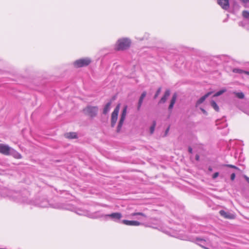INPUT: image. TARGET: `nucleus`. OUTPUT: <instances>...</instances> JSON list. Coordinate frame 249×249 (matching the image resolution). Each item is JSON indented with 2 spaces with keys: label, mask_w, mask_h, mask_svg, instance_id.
<instances>
[{
  "label": "nucleus",
  "mask_w": 249,
  "mask_h": 249,
  "mask_svg": "<svg viewBox=\"0 0 249 249\" xmlns=\"http://www.w3.org/2000/svg\"><path fill=\"white\" fill-rule=\"evenodd\" d=\"M196 160H198V159H199V156H198V155L196 156Z\"/></svg>",
  "instance_id": "obj_39"
},
{
  "label": "nucleus",
  "mask_w": 249,
  "mask_h": 249,
  "mask_svg": "<svg viewBox=\"0 0 249 249\" xmlns=\"http://www.w3.org/2000/svg\"><path fill=\"white\" fill-rule=\"evenodd\" d=\"M126 113H127V107L125 106L124 107V108L123 109V111L122 112L121 115V118H120V119L119 120V124H118V126H117V131L118 132H120V131L121 129V128H122V127L123 126V124H124V120L125 119V117H126Z\"/></svg>",
  "instance_id": "obj_8"
},
{
  "label": "nucleus",
  "mask_w": 249,
  "mask_h": 249,
  "mask_svg": "<svg viewBox=\"0 0 249 249\" xmlns=\"http://www.w3.org/2000/svg\"><path fill=\"white\" fill-rule=\"evenodd\" d=\"M209 170L210 171H212V167H210L209 168Z\"/></svg>",
  "instance_id": "obj_40"
},
{
  "label": "nucleus",
  "mask_w": 249,
  "mask_h": 249,
  "mask_svg": "<svg viewBox=\"0 0 249 249\" xmlns=\"http://www.w3.org/2000/svg\"><path fill=\"white\" fill-rule=\"evenodd\" d=\"M121 222L125 225L131 226H138L141 225V223L137 221L123 220Z\"/></svg>",
  "instance_id": "obj_10"
},
{
  "label": "nucleus",
  "mask_w": 249,
  "mask_h": 249,
  "mask_svg": "<svg viewBox=\"0 0 249 249\" xmlns=\"http://www.w3.org/2000/svg\"><path fill=\"white\" fill-rule=\"evenodd\" d=\"M245 178L246 179V180L248 181V183H249V178L247 176H245Z\"/></svg>",
  "instance_id": "obj_37"
},
{
  "label": "nucleus",
  "mask_w": 249,
  "mask_h": 249,
  "mask_svg": "<svg viewBox=\"0 0 249 249\" xmlns=\"http://www.w3.org/2000/svg\"><path fill=\"white\" fill-rule=\"evenodd\" d=\"M212 92H209L201 97L200 99H199L196 103V107H197L199 105L202 104L206 100V99L212 94Z\"/></svg>",
  "instance_id": "obj_13"
},
{
  "label": "nucleus",
  "mask_w": 249,
  "mask_h": 249,
  "mask_svg": "<svg viewBox=\"0 0 249 249\" xmlns=\"http://www.w3.org/2000/svg\"><path fill=\"white\" fill-rule=\"evenodd\" d=\"M211 105L212 107L217 112H218L219 111V108L218 106L217 105L216 102L213 100L211 101Z\"/></svg>",
  "instance_id": "obj_23"
},
{
  "label": "nucleus",
  "mask_w": 249,
  "mask_h": 249,
  "mask_svg": "<svg viewBox=\"0 0 249 249\" xmlns=\"http://www.w3.org/2000/svg\"><path fill=\"white\" fill-rule=\"evenodd\" d=\"M91 62V60L89 58H83L76 60L73 64L76 68H80L89 65Z\"/></svg>",
  "instance_id": "obj_4"
},
{
  "label": "nucleus",
  "mask_w": 249,
  "mask_h": 249,
  "mask_svg": "<svg viewBox=\"0 0 249 249\" xmlns=\"http://www.w3.org/2000/svg\"><path fill=\"white\" fill-rule=\"evenodd\" d=\"M239 26H242V27H244L245 25L244 24V21H241L239 23Z\"/></svg>",
  "instance_id": "obj_35"
},
{
  "label": "nucleus",
  "mask_w": 249,
  "mask_h": 249,
  "mask_svg": "<svg viewBox=\"0 0 249 249\" xmlns=\"http://www.w3.org/2000/svg\"><path fill=\"white\" fill-rule=\"evenodd\" d=\"M170 90H166L164 93L163 96L161 98L160 101H159V104L164 103L166 102L167 98L170 95Z\"/></svg>",
  "instance_id": "obj_17"
},
{
  "label": "nucleus",
  "mask_w": 249,
  "mask_h": 249,
  "mask_svg": "<svg viewBox=\"0 0 249 249\" xmlns=\"http://www.w3.org/2000/svg\"><path fill=\"white\" fill-rule=\"evenodd\" d=\"M111 104V103L110 102H108L105 106L103 109V113L104 114H107L109 111L110 109Z\"/></svg>",
  "instance_id": "obj_21"
},
{
  "label": "nucleus",
  "mask_w": 249,
  "mask_h": 249,
  "mask_svg": "<svg viewBox=\"0 0 249 249\" xmlns=\"http://www.w3.org/2000/svg\"><path fill=\"white\" fill-rule=\"evenodd\" d=\"M136 215H141V216H143L144 217H146V215L144 213H133L130 214V216H134Z\"/></svg>",
  "instance_id": "obj_26"
},
{
  "label": "nucleus",
  "mask_w": 249,
  "mask_h": 249,
  "mask_svg": "<svg viewBox=\"0 0 249 249\" xmlns=\"http://www.w3.org/2000/svg\"><path fill=\"white\" fill-rule=\"evenodd\" d=\"M65 137L68 139H75L77 138V134L75 132H69L65 134Z\"/></svg>",
  "instance_id": "obj_20"
},
{
  "label": "nucleus",
  "mask_w": 249,
  "mask_h": 249,
  "mask_svg": "<svg viewBox=\"0 0 249 249\" xmlns=\"http://www.w3.org/2000/svg\"><path fill=\"white\" fill-rule=\"evenodd\" d=\"M120 110V105H118L111 114V126L113 127L118 120V115Z\"/></svg>",
  "instance_id": "obj_7"
},
{
  "label": "nucleus",
  "mask_w": 249,
  "mask_h": 249,
  "mask_svg": "<svg viewBox=\"0 0 249 249\" xmlns=\"http://www.w3.org/2000/svg\"><path fill=\"white\" fill-rule=\"evenodd\" d=\"M6 194H3L4 197L8 196L15 201L19 202H26V199L21 197L20 193L17 192L5 189L4 190Z\"/></svg>",
  "instance_id": "obj_1"
},
{
  "label": "nucleus",
  "mask_w": 249,
  "mask_h": 249,
  "mask_svg": "<svg viewBox=\"0 0 249 249\" xmlns=\"http://www.w3.org/2000/svg\"><path fill=\"white\" fill-rule=\"evenodd\" d=\"M233 94H234L236 97H237L239 99H243L245 97V95L243 92H236V91H233L232 92Z\"/></svg>",
  "instance_id": "obj_22"
},
{
  "label": "nucleus",
  "mask_w": 249,
  "mask_h": 249,
  "mask_svg": "<svg viewBox=\"0 0 249 249\" xmlns=\"http://www.w3.org/2000/svg\"><path fill=\"white\" fill-rule=\"evenodd\" d=\"M131 41L127 38H123L118 40L116 49L117 50H124L128 48L130 45Z\"/></svg>",
  "instance_id": "obj_2"
},
{
  "label": "nucleus",
  "mask_w": 249,
  "mask_h": 249,
  "mask_svg": "<svg viewBox=\"0 0 249 249\" xmlns=\"http://www.w3.org/2000/svg\"><path fill=\"white\" fill-rule=\"evenodd\" d=\"M146 91H143L142 94H141L140 97V99H139V102H138V110H140L141 107V106L142 105V103L143 102V99L145 98V97L146 96Z\"/></svg>",
  "instance_id": "obj_16"
},
{
  "label": "nucleus",
  "mask_w": 249,
  "mask_h": 249,
  "mask_svg": "<svg viewBox=\"0 0 249 249\" xmlns=\"http://www.w3.org/2000/svg\"><path fill=\"white\" fill-rule=\"evenodd\" d=\"M232 71L233 72L238 73H245V71H243L239 69H234Z\"/></svg>",
  "instance_id": "obj_27"
},
{
  "label": "nucleus",
  "mask_w": 249,
  "mask_h": 249,
  "mask_svg": "<svg viewBox=\"0 0 249 249\" xmlns=\"http://www.w3.org/2000/svg\"><path fill=\"white\" fill-rule=\"evenodd\" d=\"M245 73L249 75V71H245Z\"/></svg>",
  "instance_id": "obj_38"
},
{
  "label": "nucleus",
  "mask_w": 249,
  "mask_h": 249,
  "mask_svg": "<svg viewBox=\"0 0 249 249\" xmlns=\"http://www.w3.org/2000/svg\"><path fill=\"white\" fill-rule=\"evenodd\" d=\"M218 4L224 10L229 8V0H217Z\"/></svg>",
  "instance_id": "obj_11"
},
{
  "label": "nucleus",
  "mask_w": 249,
  "mask_h": 249,
  "mask_svg": "<svg viewBox=\"0 0 249 249\" xmlns=\"http://www.w3.org/2000/svg\"><path fill=\"white\" fill-rule=\"evenodd\" d=\"M200 110L202 111V112L204 114H205V115H207V111H206L204 108H200Z\"/></svg>",
  "instance_id": "obj_33"
},
{
  "label": "nucleus",
  "mask_w": 249,
  "mask_h": 249,
  "mask_svg": "<svg viewBox=\"0 0 249 249\" xmlns=\"http://www.w3.org/2000/svg\"><path fill=\"white\" fill-rule=\"evenodd\" d=\"M156 125V123L155 121H154L153 123V124L152 125V126H151V127L150 128V131L151 134H152L154 132Z\"/></svg>",
  "instance_id": "obj_28"
},
{
  "label": "nucleus",
  "mask_w": 249,
  "mask_h": 249,
  "mask_svg": "<svg viewBox=\"0 0 249 249\" xmlns=\"http://www.w3.org/2000/svg\"><path fill=\"white\" fill-rule=\"evenodd\" d=\"M10 155H12L13 157L17 159H20L22 158L21 154L12 148L10 151Z\"/></svg>",
  "instance_id": "obj_15"
},
{
  "label": "nucleus",
  "mask_w": 249,
  "mask_h": 249,
  "mask_svg": "<svg viewBox=\"0 0 249 249\" xmlns=\"http://www.w3.org/2000/svg\"><path fill=\"white\" fill-rule=\"evenodd\" d=\"M98 215L101 216L100 217H105L107 219V217H109L115 222H118L122 217V214L120 213H113L107 214H99Z\"/></svg>",
  "instance_id": "obj_6"
},
{
  "label": "nucleus",
  "mask_w": 249,
  "mask_h": 249,
  "mask_svg": "<svg viewBox=\"0 0 249 249\" xmlns=\"http://www.w3.org/2000/svg\"><path fill=\"white\" fill-rule=\"evenodd\" d=\"M169 129H170V127H169H169H168L166 129V130H165V135H166L167 134V133H168V131H169Z\"/></svg>",
  "instance_id": "obj_36"
},
{
  "label": "nucleus",
  "mask_w": 249,
  "mask_h": 249,
  "mask_svg": "<svg viewBox=\"0 0 249 249\" xmlns=\"http://www.w3.org/2000/svg\"><path fill=\"white\" fill-rule=\"evenodd\" d=\"M75 213L80 215H85L91 218H99L101 216L98 215V212L95 213H89L88 211L85 210H82L80 209H77Z\"/></svg>",
  "instance_id": "obj_5"
},
{
  "label": "nucleus",
  "mask_w": 249,
  "mask_h": 249,
  "mask_svg": "<svg viewBox=\"0 0 249 249\" xmlns=\"http://www.w3.org/2000/svg\"><path fill=\"white\" fill-rule=\"evenodd\" d=\"M246 29H247V30H249V28H246Z\"/></svg>",
  "instance_id": "obj_42"
},
{
  "label": "nucleus",
  "mask_w": 249,
  "mask_h": 249,
  "mask_svg": "<svg viewBox=\"0 0 249 249\" xmlns=\"http://www.w3.org/2000/svg\"><path fill=\"white\" fill-rule=\"evenodd\" d=\"M219 176V173L218 172H215L213 175V178L215 179L218 176Z\"/></svg>",
  "instance_id": "obj_31"
},
{
  "label": "nucleus",
  "mask_w": 249,
  "mask_h": 249,
  "mask_svg": "<svg viewBox=\"0 0 249 249\" xmlns=\"http://www.w3.org/2000/svg\"><path fill=\"white\" fill-rule=\"evenodd\" d=\"M242 16L245 19L249 20V12L248 11H243L242 12Z\"/></svg>",
  "instance_id": "obj_24"
},
{
  "label": "nucleus",
  "mask_w": 249,
  "mask_h": 249,
  "mask_svg": "<svg viewBox=\"0 0 249 249\" xmlns=\"http://www.w3.org/2000/svg\"><path fill=\"white\" fill-rule=\"evenodd\" d=\"M226 91V89H222L217 91V92H216L214 94L213 96L214 97L219 96L221 95V94H222L223 93H224Z\"/></svg>",
  "instance_id": "obj_25"
},
{
  "label": "nucleus",
  "mask_w": 249,
  "mask_h": 249,
  "mask_svg": "<svg viewBox=\"0 0 249 249\" xmlns=\"http://www.w3.org/2000/svg\"><path fill=\"white\" fill-rule=\"evenodd\" d=\"M219 213L222 216L224 217L225 218L232 219H234L235 217L234 214L231 213L229 212H226L224 210H220L219 211Z\"/></svg>",
  "instance_id": "obj_12"
},
{
  "label": "nucleus",
  "mask_w": 249,
  "mask_h": 249,
  "mask_svg": "<svg viewBox=\"0 0 249 249\" xmlns=\"http://www.w3.org/2000/svg\"><path fill=\"white\" fill-rule=\"evenodd\" d=\"M12 148L8 145L0 143V153L5 155H10Z\"/></svg>",
  "instance_id": "obj_9"
},
{
  "label": "nucleus",
  "mask_w": 249,
  "mask_h": 249,
  "mask_svg": "<svg viewBox=\"0 0 249 249\" xmlns=\"http://www.w3.org/2000/svg\"><path fill=\"white\" fill-rule=\"evenodd\" d=\"M225 166L229 167L232 168L236 169H239L238 167L236 166L231 165V164H225L224 165Z\"/></svg>",
  "instance_id": "obj_30"
},
{
  "label": "nucleus",
  "mask_w": 249,
  "mask_h": 249,
  "mask_svg": "<svg viewBox=\"0 0 249 249\" xmlns=\"http://www.w3.org/2000/svg\"><path fill=\"white\" fill-rule=\"evenodd\" d=\"M188 151L190 153L192 154L193 152V149L191 147H189L188 148Z\"/></svg>",
  "instance_id": "obj_34"
},
{
  "label": "nucleus",
  "mask_w": 249,
  "mask_h": 249,
  "mask_svg": "<svg viewBox=\"0 0 249 249\" xmlns=\"http://www.w3.org/2000/svg\"><path fill=\"white\" fill-rule=\"evenodd\" d=\"M176 99H177V94H174L172 96V99L170 102V104L168 108L169 110L172 109L173 108L174 105L176 102Z\"/></svg>",
  "instance_id": "obj_18"
},
{
  "label": "nucleus",
  "mask_w": 249,
  "mask_h": 249,
  "mask_svg": "<svg viewBox=\"0 0 249 249\" xmlns=\"http://www.w3.org/2000/svg\"><path fill=\"white\" fill-rule=\"evenodd\" d=\"M176 99H177V94H174L172 96V99L170 102V104L168 108L169 110L172 109L173 108L174 105L176 102Z\"/></svg>",
  "instance_id": "obj_19"
},
{
  "label": "nucleus",
  "mask_w": 249,
  "mask_h": 249,
  "mask_svg": "<svg viewBox=\"0 0 249 249\" xmlns=\"http://www.w3.org/2000/svg\"><path fill=\"white\" fill-rule=\"evenodd\" d=\"M196 241L197 242V244L202 248H204L205 249H210L205 246L207 245V241L205 240L197 238L196 239Z\"/></svg>",
  "instance_id": "obj_14"
},
{
  "label": "nucleus",
  "mask_w": 249,
  "mask_h": 249,
  "mask_svg": "<svg viewBox=\"0 0 249 249\" xmlns=\"http://www.w3.org/2000/svg\"><path fill=\"white\" fill-rule=\"evenodd\" d=\"M161 90V88H160V87L158 89V90H157V92H156V93L155 94L154 97L155 99H156V98H157L158 97V96H159V95L160 93Z\"/></svg>",
  "instance_id": "obj_29"
},
{
  "label": "nucleus",
  "mask_w": 249,
  "mask_h": 249,
  "mask_svg": "<svg viewBox=\"0 0 249 249\" xmlns=\"http://www.w3.org/2000/svg\"><path fill=\"white\" fill-rule=\"evenodd\" d=\"M83 111L86 115L93 118L97 115L98 107L97 106H88Z\"/></svg>",
  "instance_id": "obj_3"
},
{
  "label": "nucleus",
  "mask_w": 249,
  "mask_h": 249,
  "mask_svg": "<svg viewBox=\"0 0 249 249\" xmlns=\"http://www.w3.org/2000/svg\"><path fill=\"white\" fill-rule=\"evenodd\" d=\"M235 178V174L234 173L231 174V180H233Z\"/></svg>",
  "instance_id": "obj_32"
},
{
  "label": "nucleus",
  "mask_w": 249,
  "mask_h": 249,
  "mask_svg": "<svg viewBox=\"0 0 249 249\" xmlns=\"http://www.w3.org/2000/svg\"><path fill=\"white\" fill-rule=\"evenodd\" d=\"M41 206L43 207H45V206H44V205H41Z\"/></svg>",
  "instance_id": "obj_41"
}]
</instances>
